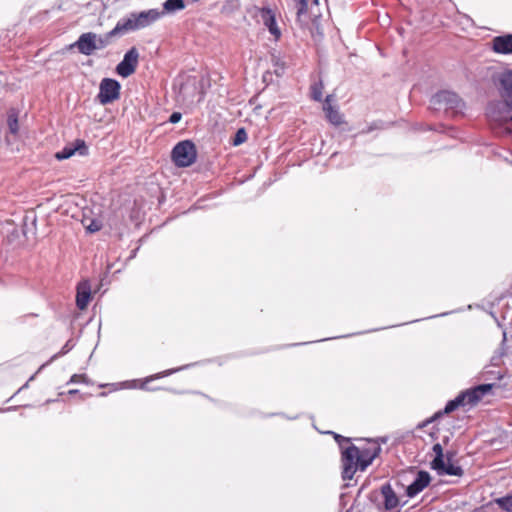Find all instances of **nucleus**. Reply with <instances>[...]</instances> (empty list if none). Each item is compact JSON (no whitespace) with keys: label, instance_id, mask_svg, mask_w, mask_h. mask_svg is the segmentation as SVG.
<instances>
[{"label":"nucleus","instance_id":"nucleus-14","mask_svg":"<svg viewBox=\"0 0 512 512\" xmlns=\"http://www.w3.org/2000/svg\"><path fill=\"white\" fill-rule=\"evenodd\" d=\"M380 491L384 498V507L386 510L391 511L398 507L399 498L389 483L382 485Z\"/></svg>","mask_w":512,"mask_h":512},{"label":"nucleus","instance_id":"nucleus-8","mask_svg":"<svg viewBox=\"0 0 512 512\" xmlns=\"http://www.w3.org/2000/svg\"><path fill=\"white\" fill-rule=\"evenodd\" d=\"M139 52L136 47L130 48L124 55L122 61L116 66V72L123 78L132 75L138 65Z\"/></svg>","mask_w":512,"mask_h":512},{"label":"nucleus","instance_id":"nucleus-7","mask_svg":"<svg viewBox=\"0 0 512 512\" xmlns=\"http://www.w3.org/2000/svg\"><path fill=\"white\" fill-rule=\"evenodd\" d=\"M120 84L111 78H104L99 86L98 100L102 105L109 104L120 96Z\"/></svg>","mask_w":512,"mask_h":512},{"label":"nucleus","instance_id":"nucleus-15","mask_svg":"<svg viewBox=\"0 0 512 512\" xmlns=\"http://www.w3.org/2000/svg\"><path fill=\"white\" fill-rule=\"evenodd\" d=\"M261 17L264 25L268 28L269 32L276 38L279 39L281 32L277 26L275 15L269 8H263L261 11Z\"/></svg>","mask_w":512,"mask_h":512},{"label":"nucleus","instance_id":"nucleus-27","mask_svg":"<svg viewBox=\"0 0 512 512\" xmlns=\"http://www.w3.org/2000/svg\"><path fill=\"white\" fill-rule=\"evenodd\" d=\"M298 4L297 8V15L300 16L301 14L306 13L308 9V0H296Z\"/></svg>","mask_w":512,"mask_h":512},{"label":"nucleus","instance_id":"nucleus-33","mask_svg":"<svg viewBox=\"0 0 512 512\" xmlns=\"http://www.w3.org/2000/svg\"><path fill=\"white\" fill-rule=\"evenodd\" d=\"M77 392H78L77 390H70V391H69V394H75V393H77Z\"/></svg>","mask_w":512,"mask_h":512},{"label":"nucleus","instance_id":"nucleus-32","mask_svg":"<svg viewBox=\"0 0 512 512\" xmlns=\"http://www.w3.org/2000/svg\"><path fill=\"white\" fill-rule=\"evenodd\" d=\"M136 380H133L131 382H124L122 385L126 388H137Z\"/></svg>","mask_w":512,"mask_h":512},{"label":"nucleus","instance_id":"nucleus-6","mask_svg":"<svg viewBox=\"0 0 512 512\" xmlns=\"http://www.w3.org/2000/svg\"><path fill=\"white\" fill-rule=\"evenodd\" d=\"M431 105L435 110H444L458 113L462 110L464 104L459 96L451 91H440L431 98Z\"/></svg>","mask_w":512,"mask_h":512},{"label":"nucleus","instance_id":"nucleus-18","mask_svg":"<svg viewBox=\"0 0 512 512\" xmlns=\"http://www.w3.org/2000/svg\"><path fill=\"white\" fill-rule=\"evenodd\" d=\"M330 98L331 95H328L325 99L324 111L326 112V117L333 125H340L343 123L342 115L329 104Z\"/></svg>","mask_w":512,"mask_h":512},{"label":"nucleus","instance_id":"nucleus-20","mask_svg":"<svg viewBox=\"0 0 512 512\" xmlns=\"http://www.w3.org/2000/svg\"><path fill=\"white\" fill-rule=\"evenodd\" d=\"M122 36L121 32H114V28L106 33L105 35L95 34V46L96 50H101L107 47L114 37Z\"/></svg>","mask_w":512,"mask_h":512},{"label":"nucleus","instance_id":"nucleus-1","mask_svg":"<svg viewBox=\"0 0 512 512\" xmlns=\"http://www.w3.org/2000/svg\"><path fill=\"white\" fill-rule=\"evenodd\" d=\"M328 433L334 436L341 449L342 478L344 480H351L357 470H366L381 450L377 444L359 448L354 444H350V438L335 432Z\"/></svg>","mask_w":512,"mask_h":512},{"label":"nucleus","instance_id":"nucleus-16","mask_svg":"<svg viewBox=\"0 0 512 512\" xmlns=\"http://www.w3.org/2000/svg\"><path fill=\"white\" fill-rule=\"evenodd\" d=\"M432 469L436 470L439 475H450V476H462L463 469L451 462L450 458L443 460L442 467L432 466Z\"/></svg>","mask_w":512,"mask_h":512},{"label":"nucleus","instance_id":"nucleus-5","mask_svg":"<svg viewBox=\"0 0 512 512\" xmlns=\"http://www.w3.org/2000/svg\"><path fill=\"white\" fill-rule=\"evenodd\" d=\"M171 157L177 167L191 166L197 158L195 144L190 140L177 143L172 150Z\"/></svg>","mask_w":512,"mask_h":512},{"label":"nucleus","instance_id":"nucleus-10","mask_svg":"<svg viewBox=\"0 0 512 512\" xmlns=\"http://www.w3.org/2000/svg\"><path fill=\"white\" fill-rule=\"evenodd\" d=\"M71 47L77 48L78 51L83 55H91L96 50L95 33L87 32L81 34L78 40L72 44Z\"/></svg>","mask_w":512,"mask_h":512},{"label":"nucleus","instance_id":"nucleus-29","mask_svg":"<svg viewBox=\"0 0 512 512\" xmlns=\"http://www.w3.org/2000/svg\"><path fill=\"white\" fill-rule=\"evenodd\" d=\"M101 229L100 222L96 220H92L91 223L87 226V230L91 233L97 232Z\"/></svg>","mask_w":512,"mask_h":512},{"label":"nucleus","instance_id":"nucleus-31","mask_svg":"<svg viewBox=\"0 0 512 512\" xmlns=\"http://www.w3.org/2000/svg\"><path fill=\"white\" fill-rule=\"evenodd\" d=\"M85 380V376L84 375H78V374H74L71 379H70V382L71 383H79V382H82Z\"/></svg>","mask_w":512,"mask_h":512},{"label":"nucleus","instance_id":"nucleus-3","mask_svg":"<svg viewBox=\"0 0 512 512\" xmlns=\"http://www.w3.org/2000/svg\"><path fill=\"white\" fill-rule=\"evenodd\" d=\"M161 16H163V12L157 9H149L138 13L132 12L117 22L114 32H121L124 35L130 31L146 28L160 19Z\"/></svg>","mask_w":512,"mask_h":512},{"label":"nucleus","instance_id":"nucleus-2","mask_svg":"<svg viewBox=\"0 0 512 512\" xmlns=\"http://www.w3.org/2000/svg\"><path fill=\"white\" fill-rule=\"evenodd\" d=\"M493 386L494 384L490 383L480 384L460 392L457 397L446 403L442 411L436 412L432 417L425 420L422 424L419 425V428L427 426L428 424L442 417L444 414H449L461 406H474L478 404L482 398L492 390Z\"/></svg>","mask_w":512,"mask_h":512},{"label":"nucleus","instance_id":"nucleus-17","mask_svg":"<svg viewBox=\"0 0 512 512\" xmlns=\"http://www.w3.org/2000/svg\"><path fill=\"white\" fill-rule=\"evenodd\" d=\"M191 365H184V366H181V367H178V368H173V369H168V370H165V371H162V372H159V373H156L154 375H151V376H148L146 377L143 382L140 384L139 388L142 389V390H149L147 388V384L155 379H160V378H163V377H166V376H169V375H172L178 371H181V370H184V369H187L188 367H190Z\"/></svg>","mask_w":512,"mask_h":512},{"label":"nucleus","instance_id":"nucleus-26","mask_svg":"<svg viewBox=\"0 0 512 512\" xmlns=\"http://www.w3.org/2000/svg\"><path fill=\"white\" fill-rule=\"evenodd\" d=\"M273 61L275 62L274 63V66H275L274 73L277 76H281L284 73V63H280V59L276 58L275 56H273Z\"/></svg>","mask_w":512,"mask_h":512},{"label":"nucleus","instance_id":"nucleus-21","mask_svg":"<svg viewBox=\"0 0 512 512\" xmlns=\"http://www.w3.org/2000/svg\"><path fill=\"white\" fill-rule=\"evenodd\" d=\"M8 130L12 135H17L19 131L18 113L15 109H10L7 114Z\"/></svg>","mask_w":512,"mask_h":512},{"label":"nucleus","instance_id":"nucleus-23","mask_svg":"<svg viewBox=\"0 0 512 512\" xmlns=\"http://www.w3.org/2000/svg\"><path fill=\"white\" fill-rule=\"evenodd\" d=\"M432 450L435 454V457L431 462V467L432 466L442 467L443 460H444V453H443V448H442L441 444H439V443L434 444Z\"/></svg>","mask_w":512,"mask_h":512},{"label":"nucleus","instance_id":"nucleus-4","mask_svg":"<svg viewBox=\"0 0 512 512\" xmlns=\"http://www.w3.org/2000/svg\"><path fill=\"white\" fill-rule=\"evenodd\" d=\"M487 116L502 129V133L512 134V99L505 98L490 102L487 107Z\"/></svg>","mask_w":512,"mask_h":512},{"label":"nucleus","instance_id":"nucleus-19","mask_svg":"<svg viewBox=\"0 0 512 512\" xmlns=\"http://www.w3.org/2000/svg\"><path fill=\"white\" fill-rule=\"evenodd\" d=\"M500 84L503 97L512 99V70L505 71L501 74Z\"/></svg>","mask_w":512,"mask_h":512},{"label":"nucleus","instance_id":"nucleus-30","mask_svg":"<svg viewBox=\"0 0 512 512\" xmlns=\"http://www.w3.org/2000/svg\"><path fill=\"white\" fill-rule=\"evenodd\" d=\"M182 118V114L180 112H173L169 117V122L172 124L178 123Z\"/></svg>","mask_w":512,"mask_h":512},{"label":"nucleus","instance_id":"nucleus-22","mask_svg":"<svg viewBox=\"0 0 512 512\" xmlns=\"http://www.w3.org/2000/svg\"><path fill=\"white\" fill-rule=\"evenodd\" d=\"M185 8V4L183 0H166L163 3V15L165 13H174L179 10H183Z\"/></svg>","mask_w":512,"mask_h":512},{"label":"nucleus","instance_id":"nucleus-34","mask_svg":"<svg viewBox=\"0 0 512 512\" xmlns=\"http://www.w3.org/2000/svg\"><path fill=\"white\" fill-rule=\"evenodd\" d=\"M446 315H448V313H447V312H445V313H441V314H439L438 316H446Z\"/></svg>","mask_w":512,"mask_h":512},{"label":"nucleus","instance_id":"nucleus-13","mask_svg":"<svg viewBox=\"0 0 512 512\" xmlns=\"http://www.w3.org/2000/svg\"><path fill=\"white\" fill-rule=\"evenodd\" d=\"M492 48L499 54L512 53V34L497 36L492 40Z\"/></svg>","mask_w":512,"mask_h":512},{"label":"nucleus","instance_id":"nucleus-25","mask_svg":"<svg viewBox=\"0 0 512 512\" xmlns=\"http://www.w3.org/2000/svg\"><path fill=\"white\" fill-rule=\"evenodd\" d=\"M246 140H247V133H246L245 129L244 128L238 129L235 134L233 144L235 146H238V145L244 143Z\"/></svg>","mask_w":512,"mask_h":512},{"label":"nucleus","instance_id":"nucleus-9","mask_svg":"<svg viewBox=\"0 0 512 512\" xmlns=\"http://www.w3.org/2000/svg\"><path fill=\"white\" fill-rule=\"evenodd\" d=\"M430 481L431 477L427 471H419L415 480L406 489L407 496L410 498L415 497L429 485Z\"/></svg>","mask_w":512,"mask_h":512},{"label":"nucleus","instance_id":"nucleus-12","mask_svg":"<svg viewBox=\"0 0 512 512\" xmlns=\"http://www.w3.org/2000/svg\"><path fill=\"white\" fill-rule=\"evenodd\" d=\"M91 299V286L87 280L77 285L76 305L80 310L87 308Z\"/></svg>","mask_w":512,"mask_h":512},{"label":"nucleus","instance_id":"nucleus-24","mask_svg":"<svg viewBox=\"0 0 512 512\" xmlns=\"http://www.w3.org/2000/svg\"><path fill=\"white\" fill-rule=\"evenodd\" d=\"M322 91H323V84L321 81L314 83L311 86V97L315 101H321L322 100Z\"/></svg>","mask_w":512,"mask_h":512},{"label":"nucleus","instance_id":"nucleus-28","mask_svg":"<svg viewBox=\"0 0 512 512\" xmlns=\"http://www.w3.org/2000/svg\"><path fill=\"white\" fill-rule=\"evenodd\" d=\"M73 347V344H71V340L67 341L66 344L62 347V349L60 350L59 353L55 354L51 360H54L56 359L57 357L59 356H62V355H65L66 353H68Z\"/></svg>","mask_w":512,"mask_h":512},{"label":"nucleus","instance_id":"nucleus-11","mask_svg":"<svg viewBox=\"0 0 512 512\" xmlns=\"http://www.w3.org/2000/svg\"><path fill=\"white\" fill-rule=\"evenodd\" d=\"M78 153L81 156H84L88 153V147L86 146L83 140H76L73 144L64 147L61 151L56 153V158L58 160H65Z\"/></svg>","mask_w":512,"mask_h":512}]
</instances>
